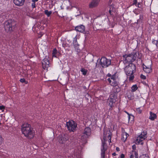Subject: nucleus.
I'll return each mask as SVG.
<instances>
[{"instance_id": "f257e3e1", "label": "nucleus", "mask_w": 158, "mask_h": 158, "mask_svg": "<svg viewBox=\"0 0 158 158\" xmlns=\"http://www.w3.org/2000/svg\"><path fill=\"white\" fill-rule=\"evenodd\" d=\"M111 133L108 129H104L103 135V138L101 139L102 146L101 148V158H104L105 153L107 148V143H110L111 142Z\"/></svg>"}, {"instance_id": "f03ea898", "label": "nucleus", "mask_w": 158, "mask_h": 158, "mask_svg": "<svg viewBox=\"0 0 158 158\" xmlns=\"http://www.w3.org/2000/svg\"><path fill=\"white\" fill-rule=\"evenodd\" d=\"M21 129L23 133L25 136L30 139L33 138L34 132L29 124L27 123L24 124L22 127Z\"/></svg>"}, {"instance_id": "7ed1b4c3", "label": "nucleus", "mask_w": 158, "mask_h": 158, "mask_svg": "<svg viewBox=\"0 0 158 158\" xmlns=\"http://www.w3.org/2000/svg\"><path fill=\"white\" fill-rule=\"evenodd\" d=\"M136 67L132 63H130L124 68V71L127 77L130 81L133 80L134 78V73L135 72Z\"/></svg>"}, {"instance_id": "20e7f679", "label": "nucleus", "mask_w": 158, "mask_h": 158, "mask_svg": "<svg viewBox=\"0 0 158 158\" xmlns=\"http://www.w3.org/2000/svg\"><path fill=\"white\" fill-rule=\"evenodd\" d=\"M138 55V53L133 52L129 54H126L123 56V61L125 64L127 63H131L134 61L137 57Z\"/></svg>"}, {"instance_id": "39448f33", "label": "nucleus", "mask_w": 158, "mask_h": 158, "mask_svg": "<svg viewBox=\"0 0 158 158\" xmlns=\"http://www.w3.org/2000/svg\"><path fill=\"white\" fill-rule=\"evenodd\" d=\"M67 128L70 132H74L77 127V124L73 120L69 121L66 123Z\"/></svg>"}, {"instance_id": "423d86ee", "label": "nucleus", "mask_w": 158, "mask_h": 158, "mask_svg": "<svg viewBox=\"0 0 158 158\" xmlns=\"http://www.w3.org/2000/svg\"><path fill=\"white\" fill-rule=\"evenodd\" d=\"M14 22L11 20L6 21L5 23V29L7 32H10L13 30L12 26L14 25Z\"/></svg>"}, {"instance_id": "0eeeda50", "label": "nucleus", "mask_w": 158, "mask_h": 158, "mask_svg": "<svg viewBox=\"0 0 158 158\" xmlns=\"http://www.w3.org/2000/svg\"><path fill=\"white\" fill-rule=\"evenodd\" d=\"M147 138V132L143 131L141 134L137 137L135 143L138 144L143 145V141Z\"/></svg>"}, {"instance_id": "6e6552de", "label": "nucleus", "mask_w": 158, "mask_h": 158, "mask_svg": "<svg viewBox=\"0 0 158 158\" xmlns=\"http://www.w3.org/2000/svg\"><path fill=\"white\" fill-rule=\"evenodd\" d=\"M100 62L103 67H106L110 65L111 64L110 60L105 57H102L100 60Z\"/></svg>"}, {"instance_id": "1a4fd4ad", "label": "nucleus", "mask_w": 158, "mask_h": 158, "mask_svg": "<svg viewBox=\"0 0 158 158\" xmlns=\"http://www.w3.org/2000/svg\"><path fill=\"white\" fill-rule=\"evenodd\" d=\"M91 129L89 127H86L84 130L83 135L81 136V139L83 141H85L86 138L90 135Z\"/></svg>"}, {"instance_id": "9d476101", "label": "nucleus", "mask_w": 158, "mask_h": 158, "mask_svg": "<svg viewBox=\"0 0 158 158\" xmlns=\"http://www.w3.org/2000/svg\"><path fill=\"white\" fill-rule=\"evenodd\" d=\"M42 66L43 68L46 70H47L48 68L49 67V62L48 60V57L47 56L42 60Z\"/></svg>"}, {"instance_id": "9b49d317", "label": "nucleus", "mask_w": 158, "mask_h": 158, "mask_svg": "<svg viewBox=\"0 0 158 158\" xmlns=\"http://www.w3.org/2000/svg\"><path fill=\"white\" fill-rule=\"evenodd\" d=\"M149 64L143 65V68L144 71L147 73H149L152 71L151 66L152 62L150 60H148Z\"/></svg>"}, {"instance_id": "f8f14e48", "label": "nucleus", "mask_w": 158, "mask_h": 158, "mask_svg": "<svg viewBox=\"0 0 158 158\" xmlns=\"http://www.w3.org/2000/svg\"><path fill=\"white\" fill-rule=\"evenodd\" d=\"M100 0H92L90 3L89 6L90 8H93L97 6Z\"/></svg>"}, {"instance_id": "ddd939ff", "label": "nucleus", "mask_w": 158, "mask_h": 158, "mask_svg": "<svg viewBox=\"0 0 158 158\" xmlns=\"http://www.w3.org/2000/svg\"><path fill=\"white\" fill-rule=\"evenodd\" d=\"M25 0H14V4L18 6H22L25 2Z\"/></svg>"}, {"instance_id": "4468645a", "label": "nucleus", "mask_w": 158, "mask_h": 158, "mask_svg": "<svg viewBox=\"0 0 158 158\" xmlns=\"http://www.w3.org/2000/svg\"><path fill=\"white\" fill-rule=\"evenodd\" d=\"M107 81L109 82L110 84L112 86H115L118 85V83L116 79L110 80V78H109L107 79Z\"/></svg>"}, {"instance_id": "2eb2a0df", "label": "nucleus", "mask_w": 158, "mask_h": 158, "mask_svg": "<svg viewBox=\"0 0 158 158\" xmlns=\"http://www.w3.org/2000/svg\"><path fill=\"white\" fill-rule=\"evenodd\" d=\"M116 101L115 99L110 98L108 99V104L110 107H111L113 106Z\"/></svg>"}, {"instance_id": "dca6fc26", "label": "nucleus", "mask_w": 158, "mask_h": 158, "mask_svg": "<svg viewBox=\"0 0 158 158\" xmlns=\"http://www.w3.org/2000/svg\"><path fill=\"white\" fill-rule=\"evenodd\" d=\"M75 29L77 31L81 32H83L85 31V27L84 26L81 25L75 27Z\"/></svg>"}, {"instance_id": "f3484780", "label": "nucleus", "mask_w": 158, "mask_h": 158, "mask_svg": "<svg viewBox=\"0 0 158 158\" xmlns=\"http://www.w3.org/2000/svg\"><path fill=\"white\" fill-rule=\"evenodd\" d=\"M128 136L129 135L127 133L123 132L122 135V140L123 142H125Z\"/></svg>"}, {"instance_id": "a211bd4d", "label": "nucleus", "mask_w": 158, "mask_h": 158, "mask_svg": "<svg viewBox=\"0 0 158 158\" xmlns=\"http://www.w3.org/2000/svg\"><path fill=\"white\" fill-rule=\"evenodd\" d=\"M157 117L156 114L152 112H150L149 119L152 121L154 120Z\"/></svg>"}, {"instance_id": "6ab92c4d", "label": "nucleus", "mask_w": 158, "mask_h": 158, "mask_svg": "<svg viewBox=\"0 0 158 158\" xmlns=\"http://www.w3.org/2000/svg\"><path fill=\"white\" fill-rule=\"evenodd\" d=\"M130 158H138V154L135 151H132Z\"/></svg>"}, {"instance_id": "aec40b11", "label": "nucleus", "mask_w": 158, "mask_h": 158, "mask_svg": "<svg viewBox=\"0 0 158 158\" xmlns=\"http://www.w3.org/2000/svg\"><path fill=\"white\" fill-rule=\"evenodd\" d=\"M67 140V139L65 137V136H64V137L60 136L59 138V142L61 143H64Z\"/></svg>"}, {"instance_id": "412c9836", "label": "nucleus", "mask_w": 158, "mask_h": 158, "mask_svg": "<svg viewBox=\"0 0 158 158\" xmlns=\"http://www.w3.org/2000/svg\"><path fill=\"white\" fill-rule=\"evenodd\" d=\"M125 112L127 113L128 115V120L129 121V122L131 121H133L134 120V116L132 115H130L128 113H127L126 111H125Z\"/></svg>"}, {"instance_id": "4be33fe9", "label": "nucleus", "mask_w": 158, "mask_h": 158, "mask_svg": "<svg viewBox=\"0 0 158 158\" xmlns=\"http://www.w3.org/2000/svg\"><path fill=\"white\" fill-rule=\"evenodd\" d=\"M71 44H69L66 42H64L62 44V46L64 48H66L70 47L71 45Z\"/></svg>"}, {"instance_id": "5701e85b", "label": "nucleus", "mask_w": 158, "mask_h": 158, "mask_svg": "<svg viewBox=\"0 0 158 158\" xmlns=\"http://www.w3.org/2000/svg\"><path fill=\"white\" fill-rule=\"evenodd\" d=\"M131 91L133 92L135 91L137 89L138 87L136 85H133L131 87Z\"/></svg>"}, {"instance_id": "b1692460", "label": "nucleus", "mask_w": 158, "mask_h": 158, "mask_svg": "<svg viewBox=\"0 0 158 158\" xmlns=\"http://www.w3.org/2000/svg\"><path fill=\"white\" fill-rule=\"evenodd\" d=\"M44 13L48 17H49L52 14V11H48V10H45Z\"/></svg>"}, {"instance_id": "393cba45", "label": "nucleus", "mask_w": 158, "mask_h": 158, "mask_svg": "<svg viewBox=\"0 0 158 158\" xmlns=\"http://www.w3.org/2000/svg\"><path fill=\"white\" fill-rule=\"evenodd\" d=\"M73 44L75 47H77L78 45L77 42L76 36L74 38L73 41Z\"/></svg>"}, {"instance_id": "a878e982", "label": "nucleus", "mask_w": 158, "mask_h": 158, "mask_svg": "<svg viewBox=\"0 0 158 158\" xmlns=\"http://www.w3.org/2000/svg\"><path fill=\"white\" fill-rule=\"evenodd\" d=\"M81 71L84 75H86L87 73V70L84 68H81Z\"/></svg>"}, {"instance_id": "bb28decb", "label": "nucleus", "mask_w": 158, "mask_h": 158, "mask_svg": "<svg viewBox=\"0 0 158 158\" xmlns=\"http://www.w3.org/2000/svg\"><path fill=\"white\" fill-rule=\"evenodd\" d=\"M57 53V50L56 49H54L52 52L53 56L56 57H57L56 54Z\"/></svg>"}, {"instance_id": "cd10ccee", "label": "nucleus", "mask_w": 158, "mask_h": 158, "mask_svg": "<svg viewBox=\"0 0 158 158\" xmlns=\"http://www.w3.org/2000/svg\"><path fill=\"white\" fill-rule=\"evenodd\" d=\"M139 158H149L148 156L146 154H143L141 155Z\"/></svg>"}, {"instance_id": "c85d7f7f", "label": "nucleus", "mask_w": 158, "mask_h": 158, "mask_svg": "<svg viewBox=\"0 0 158 158\" xmlns=\"http://www.w3.org/2000/svg\"><path fill=\"white\" fill-rule=\"evenodd\" d=\"M136 111L139 114H141L142 111V110L141 109L140 107H139L136 109Z\"/></svg>"}, {"instance_id": "c756f323", "label": "nucleus", "mask_w": 158, "mask_h": 158, "mask_svg": "<svg viewBox=\"0 0 158 158\" xmlns=\"http://www.w3.org/2000/svg\"><path fill=\"white\" fill-rule=\"evenodd\" d=\"M152 43L153 44H155L157 47L158 45V40H154L152 41Z\"/></svg>"}, {"instance_id": "7c9ffc66", "label": "nucleus", "mask_w": 158, "mask_h": 158, "mask_svg": "<svg viewBox=\"0 0 158 158\" xmlns=\"http://www.w3.org/2000/svg\"><path fill=\"white\" fill-rule=\"evenodd\" d=\"M109 78H110V80L116 79V77L115 75L111 76Z\"/></svg>"}, {"instance_id": "2f4dec72", "label": "nucleus", "mask_w": 158, "mask_h": 158, "mask_svg": "<svg viewBox=\"0 0 158 158\" xmlns=\"http://www.w3.org/2000/svg\"><path fill=\"white\" fill-rule=\"evenodd\" d=\"M20 81L21 82H22V83L24 82V83H25V84L27 83V82L25 81V79L24 78L21 79L20 80Z\"/></svg>"}, {"instance_id": "473e14b6", "label": "nucleus", "mask_w": 158, "mask_h": 158, "mask_svg": "<svg viewBox=\"0 0 158 158\" xmlns=\"http://www.w3.org/2000/svg\"><path fill=\"white\" fill-rule=\"evenodd\" d=\"M5 107L3 106H0V110L3 112L4 110Z\"/></svg>"}, {"instance_id": "72a5a7b5", "label": "nucleus", "mask_w": 158, "mask_h": 158, "mask_svg": "<svg viewBox=\"0 0 158 158\" xmlns=\"http://www.w3.org/2000/svg\"><path fill=\"white\" fill-rule=\"evenodd\" d=\"M141 78L143 79H145L146 78V77L144 75L141 74L140 76Z\"/></svg>"}, {"instance_id": "f704fd0d", "label": "nucleus", "mask_w": 158, "mask_h": 158, "mask_svg": "<svg viewBox=\"0 0 158 158\" xmlns=\"http://www.w3.org/2000/svg\"><path fill=\"white\" fill-rule=\"evenodd\" d=\"M31 6L33 8L35 7V2H33L31 4Z\"/></svg>"}, {"instance_id": "c9c22d12", "label": "nucleus", "mask_w": 158, "mask_h": 158, "mask_svg": "<svg viewBox=\"0 0 158 158\" xmlns=\"http://www.w3.org/2000/svg\"><path fill=\"white\" fill-rule=\"evenodd\" d=\"M132 149H133V150L132 151H135V149H136V146L135 145H133L132 146Z\"/></svg>"}, {"instance_id": "e433bc0d", "label": "nucleus", "mask_w": 158, "mask_h": 158, "mask_svg": "<svg viewBox=\"0 0 158 158\" xmlns=\"http://www.w3.org/2000/svg\"><path fill=\"white\" fill-rule=\"evenodd\" d=\"M137 0H135L134 1V2L133 3V5H136L137 3Z\"/></svg>"}, {"instance_id": "4c0bfd02", "label": "nucleus", "mask_w": 158, "mask_h": 158, "mask_svg": "<svg viewBox=\"0 0 158 158\" xmlns=\"http://www.w3.org/2000/svg\"><path fill=\"white\" fill-rule=\"evenodd\" d=\"M2 138L0 137V145L2 144Z\"/></svg>"}, {"instance_id": "58836bf2", "label": "nucleus", "mask_w": 158, "mask_h": 158, "mask_svg": "<svg viewBox=\"0 0 158 158\" xmlns=\"http://www.w3.org/2000/svg\"><path fill=\"white\" fill-rule=\"evenodd\" d=\"M124 155L123 154H122L121 155V158H124Z\"/></svg>"}, {"instance_id": "ea45409f", "label": "nucleus", "mask_w": 158, "mask_h": 158, "mask_svg": "<svg viewBox=\"0 0 158 158\" xmlns=\"http://www.w3.org/2000/svg\"><path fill=\"white\" fill-rule=\"evenodd\" d=\"M141 5L140 3H138V5H137V6L138 7H140L141 6Z\"/></svg>"}, {"instance_id": "a19ab883", "label": "nucleus", "mask_w": 158, "mask_h": 158, "mask_svg": "<svg viewBox=\"0 0 158 158\" xmlns=\"http://www.w3.org/2000/svg\"><path fill=\"white\" fill-rule=\"evenodd\" d=\"M116 150L117 151H119L120 150L119 148L118 147L116 148Z\"/></svg>"}, {"instance_id": "79ce46f5", "label": "nucleus", "mask_w": 158, "mask_h": 158, "mask_svg": "<svg viewBox=\"0 0 158 158\" xmlns=\"http://www.w3.org/2000/svg\"><path fill=\"white\" fill-rule=\"evenodd\" d=\"M38 0H32V2H37Z\"/></svg>"}, {"instance_id": "37998d69", "label": "nucleus", "mask_w": 158, "mask_h": 158, "mask_svg": "<svg viewBox=\"0 0 158 158\" xmlns=\"http://www.w3.org/2000/svg\"><path fill=\"white\" fill-rule=\"evenodd\" d=\"M111 76H112L111 75V74H110V73H108V74H107V76H108V77H111Z\"/></svg>"}, {"instance_id": "c03bdc74", "label": "nucleus", "mask_w": 158, "mask_h": 158, "mask_svg": "<svg viewBox=\"0 0 158 158\" xmlns=\"http://www.w3.org/2000/svg\"><path fill=\"white\" fill-rule=\"evenodd\" d=\"M109 13H110V14H111V10H109Z\"/></svg>"}, {"instance_id": "a18cd8bd", "label": "nucleus", "mask_w": 158, "mask_h": 158, "mask_svg": "<svg viewBox=\"0 0 158 158\" xmlns=\"http://www.w3.org/2000/svg\"><path fill=\"white\" fill-rule=\"evenodd\" d=\"M113 155H114V156H115V153H113Z\"/></svg>"}, {"instance_id": "49530a36", "label": "nucleus", "mask_w": 158, "mask_h": 158, "mask_svg": "<svg viewBox=\"0 0 158 158\" xmlns=\"http://www.w3.org/2000/svg\"><path fill=\"white\" fill-rule=\"evenodd\" d=\"M79 158H81V156H80V157H79Z\"/></svg>"}]
</instances>
